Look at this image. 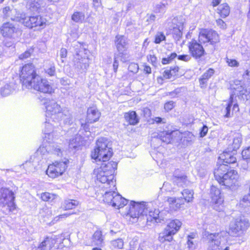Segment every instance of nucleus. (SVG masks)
Here are the masks:
<instances>
[{
    "mask_svg": "<svg viewBox=\"0 0 250 250\" xmlns=\"http://www.w3.org/2000/svg\"><path fill=\"white\" fill-rule=\"evenodd\" d=\"M112 155L111 143L105 138H99L96 142L95 149L91 152V157L96 162L102 161L100 167L94 169V174L97 182L101 184L99 187L103 193L108 190H116L114 172L117 169V163L114 161L107 162Z\"/></svg>",
    "mask_w": 250,
    "mask_h": 250,
    "instance_id": "obj_1",
    "label": "nucleus"
},
{
    "mask_svg": "<svg viewBox=\"0 0 250 250\" xmlns=\"http://www.w3.org/2000/svg\"><path fill=\"white\" fill-rule=\"evenodd\" d=\"M153 204L151 202H137L131 201L130 203L129 209L127 213L126 217L132 223L136 222L138 219L144 215L149 216L152 221L154 220L157 222L160 211L157 209L152 210L150 209Z\"/></svg>",
    "mask_w": 250,
    "mask_h": 250,
    "instance_id": "obj_2",
    "label": "nucleus"
},
{
    "mask_svg": "<svg viewBox=\"0 0 250 250\" xmlns=\"http://www.w3.org/2000/svg\"><path fill=\"white\" fill-rule=\"evenodd\" d=\"M44 104L45 105V116L47 118L51 119L54 122L63 120L65 124H70L72 122L69 111L64 110L62 111L61 106L54 100H47Z\"/></svg>",
    "mask_w": 250,
    "mask_h": 250,
    "instance_id": "obj_3",
    "label": "nucleus"
},
{
    "mask_svg": "<svg viewBox=\"0 0 250 250\" xmlns=\"http://www.w3.org/2000/svg\"><path fill=\"white\" fill-rule=\"evenodd\" d=\"M48 150L50 153H54L58 156L62 155L61 147L56 144H52L46 149L43 147H40L32 156L29 160L23 164V167L27 171H30L37 169L41 164L43 159L44 153Z\"/></svg>",
    "mask_w": 250,
    "mask_h": 250,
    "instance_id": "obj_4",
    "label": "nucleus"
},
{
    "mask_svg": "<svg viewBox=\"0 0 250 250\" xmlns=\"http://www.w3.org/2000/svg\"><path fill=\"white\" fill-rule=\"evenodd\" d=\"M76 43L74 44L76 54L73 60V65L78 71L82 73L89 67L90 52L80 43L77 42Z\"/></svg>",
    "mask_w": 250,
    "mask_h": 250,
    "instance_id": "obj_5",
    "label": "nucleus"
},
{
    "mask_svg": "<svg viewBox=\"0 0 250 250\" xmlns=\"http://www.w3.org/2000/svg\"><path fill=\"white\" fill-rule=\"evenodd\" d=\"M227 232L225 231L208 234L207 236L208 241L207 250H229L228 247L223 250V244L226 240L225 238Z\"/></svg>",
    "mask_w": 250,
    "mask_h": 250,
    "instance_id": "obj_6",
    "label": "nucleus"
},
{
    "mask_svg": "<svg viewBox=\"0 0 250 250\" xmlns=\"http://www.w3.org/2000/svg\"><path fill=\"white\" fill-rule=\"evenodd\" d=\"M103 196V201L116 208H120L125 206L128 201L120 194L116 192L115 190H108L104 193L101 192Z\"/></svg>",
    "mask_w": 250,
    "mask_h": 250,
    "instance_id": "obj_7",
    "label": "nucleus"
},
{
    "mask_svg": "<svg viewBox=\"0 0 250 250\" xmlns=\"http://www.w3.org/2000/svg\"><path fill=\"white\" fill-rule=\"evenodd\" d=\"M14 192L8 188H0V206L6 207L8 212L14 211L16 208Z\"/></svg>",
    "mask_w": 250,
    "mask_h": 250,
    "instance_id": "obj_8",
    "label": "nucleus"
},
{
    "mask_svg": "<svg viewBox=\"0 0 250 250\" xmlns=\"http://www.w3.org/2000/svg\"><path fill=\"white\" fill-rule=\"evenodd\" d=\"M181 225V222L178 219L171 221L163 231L159 234V240L162 243L171 241L173 240V235L177 232Z\"/></svg>",
    "mask_w": 250,
    "mask_h": 250,
    "instance_id": "obj_9",
    "label": "nucleus"
},
{
    "mask_svg": "<svg viewBox=\"0 0 250 250\" xmlns=\"http://www.w3.org/2000/svg\"><path fill=\"white\" fill-rule=\"evenodd\" d=\"M38 76L36 73L35 66L32 63L23 66L20 75L23 87L30 89L31 83Z\"/></svg>",
    "mask_w": 250,
    "mask_h": 250,
    "instance_id": "obj_10",
    "label": "nucleus"
},
{
    "mask_svg": "<svg viewBox=\"0 0 250 250\" xmlns=\"http://www.w3.org/2000/svg\"><path fill=\"white\" fill-rule=\"evenodd\" d=\"M18 21L22 23L25 26L32 28L40 27L43 28L46 24V20L40 16H25V15L20 14V18Z\"/></svg>",
    "mask_w": 250,
    "mask_h": 250,
    "instance_id": "obj_11",
    "label": "nucleus"
},
{
    "mask_svg": "<svg viewBox=\"0 0 250 250\" xmlns=\"http://www.w3.org/2000/svg\"><path fill=\"white\" fill-rule=\"evenodd\" d=\"M250 226L249 220L245 217L236 218L230 225L229 232L233 236H240Z\"/></svg>",
    "mask_w": 250,
    "mask_h": 250,
    "instance_id": "obj_12",
    "label": "nucleus"
},
{
    "mask_svg": "<svg viewBox=\"0 0 250 250\" xmlns=\"http://www.w3.org/2000/svg\"><path fill=\"white\" fill-rule=\"evenodd\" d=\"M185 20L182 17L174 18L171 22H168L167 28L169 33L172 34L173 38L178 41L182 36V30L184 28Z\"/></svg>",
    "mask_w": 250,
    "mask_h": 250,
    "instance_id": "obj_13",
    "label": "nucleus"
},
{
    "mask_svg": "<svg viewBox=\"0 0 250 250\" xmlns=\"http://www.w3.org/2000/svg\"><path fill=\"white\" fill-rule=\"evenodd\" d=\"M68 160L55 161L48 166L46 174L51 178H55L62 175L67 167Z\"/></svg>",
    "mask_w": 250,
    "mask_h": 250,
    "instance_id": "obj_14",
    "label": "nucleus"
},
{
    "mask_svg": "<svg viewBox=\"0 0 250 250\" xmlns=\"http://www.w3.org/2000/svg\"><path fill=\"white\" fill-rule=\"evenodd\" d=\"M219 42L218 34L212 30L202 29L199 34V42L201 43H209L214 44Z\"/></svg>",
    "mask_w": 250,
    "mask_h": 250,
    "instance_id": "obj_15",
    "label": "nucleus"
},
{
    "mask_svg": "<svg viewBox=\"0 0 250 250\" xmlns=\"http://www.w3.org/2000/svg\"><path fill=\"white\" fill-rule=\"evenodd\" d=\"M211 202L213 208L220 212L224 210V197L220 190L215 186H212L210 189Z\"/></svg>",
    "mask_w": 250,
    "mask_h": 250,
    "instance_id": "obj_16",
    "label": "nucleus"
},
{
    "mask_svg": "<svg viewBox=\"0 0 250 250\" xmlns=\"http://www.w3.org/2000/svg\"><path fill=\"white\" fill-rule=\"evenodd\" d=\"M31 88L44 93H51L53 90L49 82L45 79H42L39 75L35 77V80L31 83L30 89Z\"/></svg>",
    "mask_w": 250,
    "mask_h": 250,
    "instance_id": "obj_17",
    "label": "nucleus"
},
{
    "mask_svg": "<svg viewBox=\"0 0 250 250\" xmlns=\"http://www.w3.org/2000/svg\"><path fill=\"white\" fill-rule=\"evenodd\" d=\"M231 88L235 91L234 95L242 96L243 98H245V96L247 99V96L250 94V82L247 81L246 83L236 80L233 83L231 84Z\"/></svg>",
    "mask_w": 250,
    "mask_h": 250,
    "instance_id": "obj_18",
    "label": "nucleus"
},
{
    "mask_svg": "<svg viewBox=\"0 0 250 250\" xmlns=\"http://www.w3.org/2000/svg\"><path fill=\"white\" fill-rule=\"evenodd\" d=\"M188 47L190 54L195 59L201 58L206 54L203 45L194 39L188 42Z\"/></svg>",
    "mask_w": 250,
    "mask_h": 250,
    "instance_id": "obj_19",
    "label": "nucleus"
},
{
    "mask_svg": "<svg viewBox=\"0 0 250 250\" xmlns=\"http://www.w3.org/2000/svg\"><path fill=\"white\" fill-rule=\"evenodd\" d=\"M0 32L5 38L14 39L20 34V31L10 22L4 23L1 27Z\"/></svg>",
    "mask_w": 250,
    "mask_h": 250,
    "instance_id": "obj_20",
    "label": "nucleus"
},
{
    "mask_svg": "<svg viewBox=\"0 0 250 250\" xmlns=\"http://www.w3.org/2000/svg\"><path fill=\"white\" fill-rule=\"evenodd\" d=\"M233 95L231 94L229 100L228 102H225V103L222 104L223 107L221 109V112L225 117H230L232 115L233 111L236 112L239 110L238 104H233Z\"/></svg>",
    "mask_w": 250,
    "mask_h": 250,
    "instance_id": "obj_21",
    "label": "nucleus"
},
{
    "mask_svg": "<svg viewBox=\"0 0 250 250\" xmlns=\"http://www.w3.org/2000/svg\"><path fill=\"white\" fill-rule=\"evenodd\" d=\"M239 178L237 172L235 170H228L225 175L220 185H224L227 187L230 188L235 185Z\"/></svg>",
    "mask_w": 250,
    "mask_h": 250,
    "instance_id": "obj_22",
    "label": "nucleus"
},
{
    "mask_svg": "<svg viewBox=\"0 0 250 250\" xmlns=\"http://www.w3.org/2000/svg\"><path fill=\"white\" fill-rule=\"evenodd\" d=\"M115 44L116 48L119 53L117 55L121 56V61L124 62L126 59L124 55H125V53L127 48V42L126 38L123 36L117 35L115 37Z\"/></svg>",
    "mask_w": 250,
    "mask_h": 250,
    "instance_id": "obj_23",
    "label": "nucleus"
},
{
    "mask_svg": "<svg viewBox=\"0 0 250 250\" xmlns=\"http://www.w3.org/2000/svg\"><path fill=\"white\" fill-rule=\"evenodd\" d=\"M51 121H52L51 119L46 118L44 124V128L42 129L44 139L49 143L52 142L54 138L55 131L54 125L51 123Z\"/></svg>",
    "mask_w": 250,
    "mask_h": 250,
    "instance_id": "obj_24",
    "label": "nucleus"
},
{
    "mask_svg": "<svg viewBox=\"0 0 250 250\" xmlns=\"http://www.w3.org/2000/svg\"><path fill=\"white\" fill-rule=\"evenodd\" d=\"M172 180L174 184L179 187L187 185L188 182L187 176L179 169L174 171Z\"/></svg>",
    "mask_w": 250,
    "mask_h": 250,
    "instance_id": "obj_25",
    "label": "nucleus"
},
{
    "mask_svg": "<svg viewBox=\"0 0 250 250\" xmlns=\"http://www.w3.org/2000/svg\"><path fill=\"white\" fill-rule=\"evenodd\" d=\"M231 148H229L228 151H224L223 153L221 154L218 158V164L222 163L226 165L228 164H233L236 162V158L234 156V153L233 151L231 150Z\"/></svg>",
    "mask_w": 250,
    "mask_h": 250,
    "instance_id": "obj_26",
    "label": "nucleus"
},
{
    "mask_svg": "<svg viewBox=\"0 0 250 250\" xmlns=\"http://www.w3.org/2000/svg\"><path fill=\"white\" fill-rule=\"evenodd\" d=\"M218 167L214 170V174L216 180L220 184L223 179L224 175L228 171L229 167L225 164H218Z\"/></svg>",
    "mask_w": 250,
    "mask_h": 250,
    "instance_id": "obj_27",
    "label": "nucleus"
},
{
    "mask_svg": "<svg viewBox=\"0 0 250 250\" xmlns=\"http://www.w3.org/2000/svg\"><path fill=\"white\" fill-rule=\"evenodd\" d=\"M101 116V113L98 109L91 107L87 109L86 121L87 123H93L97 122Z\"/></svg>",
    "mask_w": 250,
    "mask_h": 250,
    "instance_id": "obj_28",
    "label": "nucleus"
},
{
    "mask_svg": "<svg viewBox=\"0 0 250 250\" xmlns=\"http://www.w3.org/2000/svg\"><path fill=\"white\" fill-rule=\"evenodd\" d=\"M167 201L171 211L177 210L184 205L182 198L168 197Z\"/></svg>",
    "mask_w": 250,
    "mask_h": 250,
    "instance_id": "obj_29",
    "label": "nucleus"
},
{
    "mask_svg": "<svg viewBox=\"0 0 250 250\" xmlns=\"http://www.w3.org/2000/svg\"><path fill=\"white\" fill-rule=\"evenodd\" d=\"M84 13L83 11H74L71 16V20L77 23H83L84 22H88L92 24V22L90 21V20L87 18L85 20Z\"/></svg>",
    "mask_w": 250,
    "mask_h": 250,
    "instance_id": "obj_30",
    "label": "nucleus"
},
{
    "mask_svg": "<svg viewBox=\"0 0 250 250\" xmlns=\"http://www.w3.org/2000/svg\"><path fill=\"white\" fill-rule=\"evenodd\" d=\"M44 5L45 3L43 0H29L27 3V7L33 12L37 11Z\"/></svg>",
    "mask_w": 250,
    "mask_h": 250,
    "instance_id": "obj_31",
    "label": "nucleus"
},
{
    "mask_svg": "<svg viewBox=\"0 0 250 250\" xmlns=\"http://www.w3.org/2000/svg\"><path fill=\"white\" fill-rule=\"evenodd\" d=\"M196 236L195 233H191L187 236V248L188 250H196L197 248V242L194 239Z\"/></svg>",
    "mask_w": 250,
    "mask_h": 250,
    "instance_id": "obj_32",
    "label": "nucleus"
},
{
    "mask_svg": "<svg viewBox=\"0 0 250 250\" xmlns=\"http://www.w3.org/2000/svg\"><path fill=\"white\" fill-rule=\"evenodd\" d=\"M125 118L130 125H135L139 122V119L135 111H132L125 114Z\"/></svg>",
    "mask_w": 250,
    "mask_h": 250,
    "instance_id": "obj_33",
    "label": "nucleus"
},
{
    "mask_svg": "<svg viewBox=\"0 0 250 250\" xmlns=\"http://www.w3.org/2000/svg\"><path fill=\"white\" fill-rule=\"evenodd\" d=\"M3 13L4 16L6 18H10L12 21H18V20L20 18V15L18 14V16H14L13 15L16 13V10L11 9L9 7H6L3 9Z\"/></svg>",
    "mask_w": 250,
    "mask_h": 250,
    "instance_id": "obj_34",
    "label": "nucleus"
},
{
    "mask_svg": "<svg viewBox=\"0 0 250 250\" xmlns=\"http://www.w3.org/2000/svg\"><path fill=\"white\" fill-rule=\"evenodd\" d=\"M79 205V202L75 200H65L62 204V208L65 210L72 209Z\"/></svg>",
    "mask_w": 250,
    "mask_h": 250,
    "instance_id": "obj_35",
    "label": "nucleus"
},
{
    "mask_svg": "<svg viewBox=\"0 0 250 250\" xmlns=\"http://www.w3.org/2000/svg\"><path fill=\"white\" fill-rule=\"evenodd\" d=\"M229 7L228 4L223 3L220 5L217 9V13H218L222 18L227 17L229 14Z\"/></svg>",
    "mask_w": 250,
    "mask_h": 250,
    "instance_id": "obj_36",
    "label": "nucleus"
},
{
    "mask_svg": "<svg viewBox=\"0 0 250 250\" xmlns=\"http://www.w3.org/2000/svg\"><path fill=\"white\" fill-rule=\"evenodd\" d=\"M92 243L94 245L101 246L103 243L104 237L100 230L96 231L92 236Z\"/></svg>",
    "mask_w": 250,
    "mask_h": 250,
    "instance_id": "obj_37",
    "label": "nucleus"
},
{
    "mask_svg": "<svg viewBox=\"0 0 250 250\" xmlns=\"http://www.w3.org/2000/svg\"><path fill=\"white\" fill-rule=\"evenodd\" d=\"M214 71L213 69L209 68L203 74V75L202 76L201 78L199 80L200 84L201 87L204 86V85L207 83V81L214 74Z\"/></svg>",
    "mask_w": 250,
    "mask_h": 250,
    "instance_id": "obj_38",
    "label": "nucleus"
},
{
    "mask_svg": "<svg viewBox=\"0 0 250 250\" xmlns=\"http://www.w3.org/2000/svg\"><path fill=\"white\" fill-rule=\"evenodd\" d=\"M182 194L185 201L189 203L192 201L193 199V191L188 189H185L182 192Z\"/></svg>",
    "mask_w": 250,
    "mask_h": 250,
    "instance_id": "obj_39",
    "label": "nucleus"
},
{
    "mask_svg": "<svg viewBox=\"0 0 250 250\" xmlns=\"http://www.w3.org/2000/svg\"><path fill=\"white\" fill-rule=\"evenodd\" d=\"M13 84H6L1 88L0 93L2 96H7L10 95L14 90Z\"/></svg>",
    "mask_w": 250,
    "mask_h": 250,
    "instance_id": "obj_40",
    "label": "nucleus"
},
{
    "mask_svg": "<svg viewBox=\"0 0 250 250\" xmlns=\"http://www.w3.org/2000/svg\"><path fill=\"white\" fill-rule=\"evenodd\" d=\"M82 138L80 135H77L75 138L70 140L69 146L70 148L76 149L80 145Z\"/></svg>",
    "mask_w": 250,
    "mask_h": 250,
    "instance_id": "obj_41",
    "label": "nucleus"
},
{
    "mask_svg": "<svg viewBox=\"0 0 250 250\" xmlns=\"http://www.w3.org/2000/svg\"><path fill=\"white\" fill-rule=\"evenodd\" d=\"M124 241L121 238H118L110 242V247L112 249H121L124 246Z\"/></svg>",
    "mask_w": 250,
    "mask_h": 250,
    "instance_id": "obj_42",
    "label": "nucleus"
},
{
    "mask_svg": "<svg viewBox=\"0 0 250 250\" xmlns=\"http://www.w3.org/2000/svg\"><path fill=\"white\" fill-rule=\"evenodd\" d=\"M57 196L55 194L49 192L42 193L41 195V198L44 201H51L56 198Z\"/></svg>",
    "mask_w": 250,
    "mask_h": 250,
    "instance_id": "obj_43",
    "label": "nucleus"
},
{
    "mask_svg": "<svg viewBox=\"0 0 250 250\" xmlns=\"http://www.w3.org/2000/svg\"><path fill=\"white\" fill-rule=\"evenodd\" d=\"M241 138L239 135H237L234 138L232 145V151H235L237 149L239 148L241 145Z\"/></svg>",
    "mask_w": 250,
    "mask_h": 250,
    "instance_id": "obj_44",
    "label": "nucleus"
},
{
    "mask_svg": "<svg viewBox=\"0 0 250 250\" xmlns=\"http://www.w3.org/2000/svg\"><path fill=\"white\" fill-rule=\"evenodd\" d=\"M47 240L46 238L41 242L38 247L35 245H33L31 247V250H44L47 247Z\"/></svg>",
    "mask_w": 250,
    "mask_h": 250,
    "instance_id": "obj_45",
    "label": "nucleus"
},
{
    "mask_svg": "<svg viewBox=\"0 0 250 250\" xmlns=\"http://www.w3.org/2000/svg\"><path fill=\"white\" fill-rule=\"evenodd\" d=\"M159 137L162 142H165L167 144L170 143L171 140V134L167 132H162L159 134Z\"/></svg>",
    "mask_w": 250,
    "mask_h": 250,
    "instance_id": "obj_46",
    "label": "nucleus"
},
{
    "mask_svg": "<svg viewBox=\"0 0 250 250\" xmlns=\"http://www.w3.org/2000/svg\"><path fill=\"white\" fill-rule=\"evenodd\" d=\"M240 205L243 207L250 206V193L245 195L240 202Z\"/></svg>",
    "mask_w": 250,
    "mask_h": 250,
    "instance_id": "obj_47",
    "label": "nucleus"
},
{
    "mask_svg": "<svg viewBox=\"0 0 250 250\" xmlns=\"http://www.w3.org/2000/svg\"><path fill=\"white\" fill-rule=\"evenodd\" d=\"M45 72L49 76H53L56 74V69L53 63L50 64L48 68H45Z\"/></svg>",
    "mask_w": 250,
    "mask_h": 250,
    "instance_id": "obj_48",
    "label": "nucleus"
},
{
    "mask_svg": "<svg viewBox=\"0 0 250 250\" xmlns=\"http://www.w3.org/2000/svg\"><path fill=\"white\" fill-rule=\"evenodd\" d=\"M177 56L175 53H172L167 58H164L162 59V63L163 64H167L170 63L174 58Z\"/></svg>",
    "mask_w": 250,
    "mask_h": 250,
    "instance_id": "obj_49",
    "label": "nucleus"
},
{
    "mask_svg": "<svg viewBox=\"0 0 250 250\" xmlns=\"http://www.w3.org/2000/svg\"><path fill=\"white\" fill-rule=\"evenodd\" d=\"M166 37L162 32H158L155 35L154 42L160 43L162 41L165 40Z\"/></svg>",
    "mask_w": 250,
    "mask_h": 250,
    "instance_id": "obj_50",
    "label": "nucleus"
},
{
    "mask_svg": "<svg viewBox=\"0 0 250 250\" xmlns=\"http://www.w3.org/2000/svg\"><path fill=\"white\" fill-rule=\"evenodd\" d=\"M128 69L132 73H136L139 70V66L138 64L132 62L129 64Z\"/></svg>",
    "mask_w": 250,
    "mask_h": 250,
    "instance_id": "obj_51",
    "label": "nucleus"
},
{
    "mask_svg": "<svg viewBox=\"0 0 250 250\" xmlns=\"http://www.w3.org/2000/svg\"><path fill=\"white\" fill-rule=\"evenodd\" d=\"M40 215L43 218L46 217L47 218L50 217L52 215V212L49 208H44L40 212Z\"/></svg>",
    "mask_w": 250,
    "mask_h": 250,
    "instance_id": "obj_52",
    "label": "nucleus"
},
{
    "mask_svg": "<svg viewBox=\"0 0 250 250\" xmlns=\"http://www.w3.org/2000/svg\"><path fill=\"white\" fill-rule=\"evenodd\" d=\"M147 61L151 63L153 66H156L157 65V58L153 55H149L147 56Z\"/></svg>",
    "mask_w": 250,
    "mask_h": 250,
    "instance_id": "obj_53",
    "label": "nucleus"
},
{
    "mask_svg": "<svg viewBox=\"0 0 250 250\" xmlns=\"http://www.w3.org/2000/svg\"><path fill=\"white\" fill-rule=\"evenodd\" d=\"M226 62L228 65L230 67H237L239 66V62L235 59L226 58Z\"/></svg>",
    "mask_w": 250,
    "mask_h": 250,
    "instance_id": "obj_54",
    "label": "nucleus"
},
{
    "mask_svg": "<svg viewBox=\"0 0 250 250\" xmlns=\"http://www.w3.org/2000/svg\"><path fill=\"white\" fill-rule=\"evenodd\" d=\"M138 244V240L137 238H133L129 242L130 250H135Z\"/></svg>",
    "mask_w": 250,
    "mask_h": 250,
    "instance_id": "obj_55",
    "label": "nucleus"
},
{
    "mask_svg": "<svg viewBox=\"0 0 250 250\" xmlns=\"http://www.w3.org/2000/svg\"><path fill=\"white\" fill-rule=\"evenodd\" d=\"M242 156L244 159H250V147H248L243 149L242 152Z\"/></svg>",
    "mask_w": 250,
    "mask_h": 250,
    "instance_id": "obj_56",
    "label": "nucleus"
},
{
    "mask_svg": "<svg viewBox=\"0 0 250 250\" xmlns=\"http://www.w3.org/2000/svg\"><path fill=\"white\" fill-rule=\"evenodd\" d=\"M174 103L172 101H169L165 104L164 108L167 112L171 110L174 107Z\"/></svg>",
    "mask_w": 250,
    "mask_h": 250,
    "instance_id": "obj_57",
    "label": "nucleus"
},
{
    "mask_svg": "<svg viewBox=\"0 0 250 250\" xmlns=\"http://www.w3.org/2000/svg\"><path fill=\"white\" fill-rule=\"evenodd\" d=\"M120 57H121V56L117 55V54L115 55L114 56V61L113 66L114 71L115 72H117L118 68L119 63L117 61V59Z\"/></svg>",
    "mask_w": 250,
    "mask_h": 250,
    "instance_id": "obj_58",
    "label": "nucleus"
},
{
    "mask_svg": "<svg viewBox=\"0 0 250 250\" xmlns=\"http://www.w3.org/2000/svg\"><path fill=\"white\" fill-rule=\"evenodd\" d=\"M178 59L181 61L188 62L191 59V57L189 55H181L178 56Z\"/></svg>",
    "mask_w": 250,
    "mask_h": 250,
    "instance_id": "obj_59",
    "label": "nucleus"
},
{
    "mask_svg": "<svg viewBox=\"0 0 250 250\" xmlns=\"http://www.w3.org/2000/svg\"><path fill=\"white\" fill-rule=\"evenodd\" d=\"M179 68L177 66H174L173 67H170V69H169L172 76H176L178 75L177 73L179 71Z\"/></svg>",
    "mask_w": 250,
    "mask_h": 250,
    "instance_id": "obj_60",
    "label": "nucleus"
},
{
    "mask_svg": "<svg viewBox=\"0 0 250 250\" xmlns=\"http://www.w3.org/2000/svg\"><path fill=\"white\" fill-rule=\"evenodd\" d=\"M208 131V126L205 125H203V126L202 127V128L200 130V137H203L205 136L206 135V134H207Z\"/></svg>",
    "mask_w": 250,
    "mask_h": 250,
    "instance_id": "obj_61",
    "label": "nucleus"
},
{
    "mask_svg": "<svg viewBox=\"0 0 250 250\" xmlns=\"http://www.w3.org/2000/svg\"><path fill=\"white\" fill-rule=\"evenodd\" d=\"M31 55V51L30 50L26 51L23 54H21L20 55L19 58L21 60H23L26 58H28Z\"/></svg>",
    "mask_w": 250,
    "mask_h": 250,
    "instance_id": "obj_62",
    "label": "nucleus"
},
{
    "mask_svg": "<svg viewBox=\"0 0 250 250\" xmlns=\"http://www.w3.org/2000/svg\"><path fill=\"white\" fill-rule=\"evenodd\" d=\"M164 78L168 79L171 78L172 76L169 69H166L163 74Z\"/></svg>",
    "mask_w": 250,
    "mask_h": 250,
    "instance_id": "obj_63",
    "label": "nucleus"
},
{
    "mask_svg": "<svg viewBox=\"0 0 250 250\" xmlns=\"http://www.w3.org/2000/svg\"><path fill=\"white\" fill-rule=\"evenodd\" d=\"M153 120L154 122L157 123V124H160V123H166V121L165 118H162L160 117H155L153 119Z\"/></svg>",
    "mask_w": 250,
    "mask_h": 250,
    "instance_id": "obj_64",
    "label": "nucleus"
}]
</instances>
